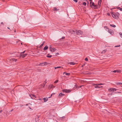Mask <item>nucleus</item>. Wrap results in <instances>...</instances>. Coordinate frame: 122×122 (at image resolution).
Returning <instances> with one entry per match:
<instances>
[{"mask_svg": "<svg viewBox=\"0 0 122 122\" xmlns=\"http://www.w3.org/2000/svg\"><path fill=\"white\" fill-rule=\"evenodd\" d=\"M73 0L76 3L78 1L77 0Z\"/></svg>", "mask_w": 122, "mask_h": 122, "instance_id": "nucleus-40", "label": "nucleus"}, {"mask_svg": "<svg viewBox=\"0 0 122 122\" xmlns=\"http://www.w3.org/2000/svg\"><path fill=\"white\" fill-rule=\"evenodd\" d=\"M53 85L52 84L50 85L49 86V88L50 89H51V88H53Z\"/></svg>", "mask_w": 122, "mask_h": 122, "instance_id": "nucleus-16", "label": "nucleus"}, {"mask_svg": "<svg viewBox=\"0 0 122 122\" xmlns=\"http://www.w3.org/2000/svg\"><path fill=\"white\" fill-rule=\"evenodd\" d=\"M89 0V1H91V0Z\"/></svg>", "mask_w": 122, "mask_h": 122, "instance_id": "nucleus-58", "label": "nucleus"}, {"mask_svg": "<svg viewBox=\"0 0 122 122\" xmlns=\"http://www.w3.org/2000/svg\"><path fill=\"white\" fill-rule=\"evenodd\" d=\"M113 72L114 73L115 72H121V71L120 70H114Z\"/></svg>", "mask_w": 122, "mask_h": 122, "instance_id": "nucleus-10", "label": "nucleus"}, {"mask_svg": "<svg viewBox=\"0 0 122 122\" xmlns=\"http://www.w3.org/2000/svg\"><path fill=\"white\" fill-rule=\"evenodd\" d=\"M69 63L71 65H74L75 64V63H74V62H70Z\"/></svg>", "mask_w": 122, "mask_h": 122, "instance_id": "nucleus-20", "label": "nucleus"}, {"mask_svg": "<svg viewBox=\"0 0 122 122\" xmlns=\"http://www.w3.org/2000/svg\"><path fill=\"white\" fill-rule=\"evenodd\" d=\"M117 9L120 10L121 11H122V8H121L119 7H117Z\"/></svg>", "mask_w": 122, "mask_h": 122, "instance_id": "nucleus-25", "label": "nucleus"}, {"mask_svg": "<svg viewBox=\"0 0 122 122\" xmlns=\"http://www.w3.org/2000/svg\"><path fill=\"white\" fill-rule=\"evenodd\" d=\"M43 46V44H41L40 46H39V48H41V47L42 46Z\"/></svg>", "mask_w": 122, "mask_h": 122, "instance_id": "nucleus-34", "label": "nucleus"}, {"mask_svg": "<svg viewBox=\"0 0 122 122\" xmlns=\"http://www.w3.org/2000/svg\"><path fill=\"white\" fill-rule=\"evenodd\" d=\"M17 61V59H15L14 58H13L12 57H10L9 58L7 59V61L9 63H11L12 62L15 61L16 62Z\"/></svg>", "mask_w": 122, "mask_h": 122, "instance_id": "nucleus-4", "label": "nucleus"}, {"mask_svg": "<svg viewBox=\"0 0 122 122\" xmlns=\"http://www.w3.org/2000/svg\"><path fill=\"white\" fill-rule=\"evenodd\" d=\"M13 109L11 110L10 111V112L12 111H13Z\"/></svg>", "mask_w": 122, "mask_h": 122, "instance_id": "nucleus-53", "label": "nucleus"}, {"mask_svg": "<svg viewBox=\"0 0 122 122\" xmlns=\"http://www.w3.org/2000/svg\"><path fill=\"white\" fill-rule=\"evenodd\" d=\"M106 51V50H104L102 51V53H104Z\"/></svg>", "mask_w": 122, "mask_h": 122, "instance_id": "nucleus-29", "label": "nucleus"}, {"mask_svg": "<svg viewBox=\"0 0 122 122\" xmlns=\"http://www.w3.org/2000/svg\"><path fill=\"white\" fill-rule=\"evenodd\" d=\"M70 32L71 34H76L78 35L82 34L83 33V32L81 31L77 30H71L70 31Z\"/></svg>", "mask_w": 122, "mask_h": 122, "instance_id": "nucleus-1", "label": "nucleus"}, {"mask_svg": "<svg viewBox=\"0 0 122 122\" xmlns=\"http://www.w3.org/2000/svg\"><path fill=\"white\" fill-rule=\"evenodd\" d=\"M110 25L112 26V27H116V26L114 25H112V24H110Z\"/></svg>", "mask_w": 122, "mask_h": 122, "instance_id": "nucleus-22", "label": "nucleus"}, {"mask_svg": "<svg viewBox=\"0 0 122 122\" xmlns=\"http://www.w3.org/2000/svg\"><path fill=\"white\" fill-rule=\"evenodd\" d=\"M7 28H8V29H10V28H9V27H8Z\"/></svg>", "mask_w": 122, "mask_h": 122, "instance_id": "nucleus-55", "label": "nucleus"}, {"mask_svg": "<svg viewBox=\"0 0 122 122\" xmlns=\"http://www.w3.org/2000/svg\"><path fill=\"white\" fill-rule=\"evenodd\" d=\"M90 5L92 8H93L95 9H97L99 7L97 5H95L94 3L92 1L90 2Z\"/></svg>", "mask_w": 122, "mask_h": 122, "instance_id": "nucleus-2", "label": "nucleus"}, {"mask_svg": "<svg viewBox=\"0 0 122 122\" xmlns=\"http://www.w3.org/2000/svg\"><path fill=\"white\" fill-rule=\"evenodd\" d=\"M45 43V41H44V42H42V44H43V45H44V44Z\"/></svg>", "mask_w": 122, "mask_h": 122, "instance_id": "nucleus-46", "label": "nucleus"}, {"mask_svg": "<svg viewBox=\"0 0 122 122\" xmlns=\"http://www.w3.org/2000/svg\"><path fill=\"white\" fill-rule=\"evenodd\" d=\"M65 38L64 36H63L61 39H60L61 40V39H64Z\"/></svg>", "mask_w": 122, "mask_h": 122, "instance_id": "nucleus-36", "label": "nucleus"}, {"mask_svg": "<svg viewBox=\"0 0 122 122\" xmlns=\"http://www.w3.org/2000/svg\"><path fill=\"white\" fill-rule=\"evenodd\" d=\"M49 49H50V50L51 51V49L52 48V47H51V46L50 45V46H49Z\"/></svg>", "mask_w": 122, "mask_h": 122, "instance_id": "nucleus-33", "label": "nucleus"}, {"mask_svg": "<svg viewBox=\"0 0 122 122\" xmlns=\"http://www.w3.org/2000/svg\"><path fill=\"white\" fill-rule=\"evenodd\" d=\"M64 95V94H62L61 93H60L59 95V97H62V96H63Z\"/></svg>", "mask_w": 122, "mask_h": 122, "instance_id": "nucleus-18", "label": "nucleus"}, {"mask_svg": "<svg viewBox=\"0 0 122 122\" xmlns=\"http://www.w3.org/2000/svg\"><path fill=\"white\" fill-rule=\"evenodd\" d=\"M83 4L84 5H86V2H83Z\"/></svg>", "mask_w": 122, "mask_h": 122, "instance_id": "nucleus-32", "label": "nucleus"}, {"mask_svg": "<svg viewBox=\"0 0 122 122\" xmlns=\"http://www.w3.org/2000/svg\"><path fill=\"white\" fill-rule=\"evenodd\" d=\"M31 96H32V97H33L35 98H36V96L34 94H31Z\"/></svg>", "mask_w": 122, "mask_h": 122, "instance_id": "nucleus-30", "label": "nucleus"}, {"mask_svg": "<svg viewBox=\"0 0 122 122\" xmlns=\"http://www.w3.org/2000/svg\"><path fill=\"white\" fill-rule=\"evenodd\" d=\"M83 85H82V86H81L80 87V88H81V87L82 86H83Z\"/></svg>", "mask_w": 122, "mask_h": 122, "instance_id": "nucleus-47", "label": "nucleus"}, {"mask_svg": "<svg viewBox=\"0 0 122 122\" xmlns=\"http://www.w3.org/2000/svg\"><path fill=\"white\" fill-rule=\"evenodd\" d=\"M120 45H118V46H116L115 47H119L120 46Z\"/></svg>", "mask_w": 122, "mask_h": 122, "instance_id": "nucleus-41", "label": "nucleus"}, {"mask_svg": "<svg viewBox=\"0 0 122 122\" xmlns=\"http://www.w3.org/2000/svg\"><path fill=\"white\" fill-rule=\"evenodd\" d=\"M56 49L55 48H52L51 49V50L50 51L51 52H54L55 51H56Z\"/></svg>", "mask_w": 122, "mask_h": 122, "instance_id": "nucleus-14", "label": "nucleus"}, {"mask_svg": "<svg viewBox=\"0 0 122 122\" xmlns=\"http://www.w3.org/2000/svg\"><path fill=\"white\" fill-rule=\"evenodd\" d=\"M108 32L110 34L112 35L114 34V33L113 30L111 29H108Z\"/></svg>", "mask_w": 122, "mask_h": 122, "instance_id": "nucleus-7", "label": "nucleus"}, {"mask_svg": "<svg viewBox=\"0 0 122 122\" xmlns=\"http://www.w3.org/2000/svg\"><path fill=\"white\" fill-rule=\"evenodd\" d=\"M62 67H61V66H58V67H55V69H56L58 68H60Z\"/></svg>", "mask_w": 122, "mask_h": 122, "instance_id": "nucleus-26", "label": "nucleus"}, {"mask_svg": "<svg viewBox=\"0 0 122 122\" xmlns=\"http://www.w3.org/2000/svg\"><path fill=\"white\" fill-rule=\"evenodd\" d=\"M21 53H20L19 52H18L16 53V54H15V56H16L18 57H21Z\"/></svg>", "mask_w": 122, "mask_h": 122, "instance_id": "nucleus-6", "label": "nucleus"}, {"mask_svg": "<svg viewBox=\"0 0 122 122\" xmlns=\"http://www.w3.org/2000/svg\"><path fill=\"white\" fill-rule=\"evenodd\" d=\"M112 17L114 18H117L118 16L120 15V14L117 12L116 13H112Z\"/></svg>", "mask_w": 122, "mask_h": 122, "instance_id": "nucleus-3", "label": "nucleus"}, {"mask_svg": "<svg viewBox=\"0 0 122 122\" xmlns=\"http://www.w3.org/2000/svg\"><path fill=\"white\" fill-rule=\"evenodd\" d=\"M49 54H48L46 56V57H48V58H51L52 56L51 55L49 56Z\"/></svg>", "mask_w": 122, "mask_h": 122, "instance_id": "nucleus-23", "label": "nucleus"}, {"mask_svg": "<svg viewBox=\"0 0 122 122\" xmlns=\"http://www.w3.org/2000/svg\"><path fill=\"white\" fill-rule=\"evenodd\" d=\"M32 96L30 95V97L31 98H32V99H33V98H32V97L31 96Z\"/></svg>", "mask_w": 122, "mask_h": 122, "instance_id": "nucleus-45", "label": "nucleus"}, {"mask_svg": "<svg viewBox=\"0 0 122 122\" xmlns=\"http://www.w3.org/2000/svg\"><path fill=\"white\" fill-rule=\"evenodd\" d=\"M48 48V46H46L44 48V50L45 51L47 50Z\"/></svg>", "mask_w": 122, "mask_h": 122, "instance_id": "nucleus-17", "label": "nucleus"}, {"mask_svg": "<svg viewBox=\"0 0 122 122\" xmlns=\"http://www.w3.org/2000/svg\"><path fill=\"white\" fill-rule=\"evenodd\" d=\"M2 111V110H0V113H1Z\"/></svg>", "mask_w": 122, "mask_h": 122, "instance_id": "nucleus-51", "label": "nucleus"}, {"mask_svg": "<svg viewBox=\"0 0 122 122\" xmlns=\"http://www.w3.org/2000/svg\"><path fill=\"white\" fill-rule=\"evenodd\" d=\"M103 84L102 83H97V85H99V86Z\"/></svg>", "mask_w": 122, "mask_h": 122, "instance_id": "nucleus-38", "label": "nucleus"}, {"mask_svg": "<svg viewBox=\"0 0 122 122\" xmlns=\"http://www.w3.org/2000/svg\"><path fill=\"white\" fill-rule=\"evenodd\" d=\"M47 63L46 62H45L43 63H42L40 64H39V66H43L44 65H46V64Z\"/></svg>", "mask_w": 122, "mask_h": 122, "instance_id": "nucleus-13", "label": "nucleus"}, {"mask_svg": "<svg viewBox=\"0 0 122 122\" xmlns=\"http://www.w3.org/2000/svg\"><path fill=\"white\" fill-rule=\"evenodd\" d=\"M85 60L86 61H88V59L87 58H86L85 59Z\"/></svg>", "mask_w": 122, "mask_h": 122, "instance_id": "nucleus-39", "label": "nucleus"}, {"mask_svg": "<svg viewBox=\"0 0 122 122\" xmlns=\"http://www.w3.org/2000/svg\"><path fill=\"white\" fill-rule=\"evenodd\" d=\"M77 86L76 85H75V86L74 87V88H73V90H75V89L76 88H77Z\"/></svg>", "mask_w": 122, "mask_h": 122, "instance_id": "nucleus-24", "label": "nucleus"}, {"mask_svg": "<svg viewBox=\"0 0 122 122\" xmlns=\"http://www.w3.org/2000/svg\"><path fill=\"white\" fill-rule=\"evenodd\" d=\"M61 118H65V116H63V117H62Z\"/></svg>", "mask_w": 122, "mask_h": 122, "instance_id": "nucleus-44", "label": "nucleus"}, {"mask_svg": "<svg viewBox=\"0 0 122 122\" xmlns=\"http://www.w3.org/2000/svg\"><path fill=\"white\" fill-rule=\"evenodd\" d=\"M58 80H57L54 82V83H57V82H58Z\"/></svg>", "mask_w": 122, "mask_h": 122, "instance_id": "nucleus-31", "label": "nucleus"}, {"mask_svg": "<svg viewBox=\"0 0 122 122\" xmlns=\"http://www.w3.org/2000/svg\"><path fill=\"white\" fill-rule=\"evenodd\" d=\"M101 4V3H99L98 2V5L99 6V7H100Z\"/></svg>", "mask_w": 122, "mask_h": 122, "instance_id": "nucleus-35", "label": "nucleus"}, {"mask_svg": "<svg viewBox=\"0 0 122 122\" xmlns=\"http://www.w3.org/2000/svg\"><path fill=\"white\" fill-rule=\"evenodd\" d=\"M58 54V53H57V54Z\"/></svg>", "mask_w": 122, "mask_h": 122, "instance_id": "nucleus-62", "label": "nucleus"}, {"mask_svg": "<svg viewBox=\"0 0 122 122\" xmlns=\"http://www.w3.org/2000/svg\"><path fill=\"white\" fill-rule=\"evenodd\" d=\"M58 54V53H57V54Z\"/></svg>", "mask_w": 122, "mask_h": 122, "instance_id": "nucleus-61", "label": "nucleus"}, {"mask_svg": "<svg viewBox=\"0 0 122 122\" xmlns=\"http://www.w3.org/2000/svg\"><path fill=\"white\" fill-rule=\"evenodd\" d=\"M94 87L96 88H100L101 87H102V86H99V85H97V84H96V86H94Z\"/></svg>", "mask_w": 122, "mask_h": 122, "instance_id": "nucleus-12", "label": "nucleus"}, {"mask_svg": "<svg viewBox=\"0 0 122 122\" xmlns=\"http://www.w3.org/2000/svg\"><path fill=\"white\" fill-rule=\"evenodd\" d=\"M98 2L100 3H101V0H99V1H98Z\"/></svg>", "mask_w": 122, "mask_h": 122, "instance_id": "nucleus-37", "label": "nucleus"}, {"mask_svg": "<svg viewBox=\"0 0 122 122\" xmlns=\"http://www.w3.org/2000/svg\"><path fill=\"white\" fill-rule=\"evenodd\" d=\"M62 91L64 92L68 93H69L70 92H71V91L70 90H67L66 89H65L64 90H63Z\"/></svg>", "mask_w": 122, "mask_h": 122, "instance_id": "nucleus-8", "label": "nucleus"}, {"mask_svg": "<svg viewBox=\"0 0 122 122\" xmlns=\"http://www.w3.org/2000/svg\"><path fill=\"white\" fill-rule=\"evenodd\" d=\"M121 85H122V83H121Z\"/></svg>", "mask_w": 122, "mask_h": 122, "instance_id": "nucleus-57", "label": "nucleus"}, {"mask_svg": "<svg viewBox=\"0 0 122 122\" xmlns=\"http://www.w3.org/2000/svg\"><path fill=\"white\" fill-rule=\"evenodd\" d=\"M107 14V15H108V16H109V15H110V14H109V13H108Z\"/></svg>", "mask_w": 122, "mask_h": 122, "instance_id": "nucleus-49", "label": "nucleus"}, {"mask_svg": "<svg viewBox=\"0 0 122 122\" xmlns=\"http://www.w3.org/2000/svg\"><path fill=\"white\" fill-rule=\"evenodd\" d=\"M28 105V104H27L26 105V106H27V105Z\"/></svg>", "mask_w": 122, "mask_h": 122, "instance_id": "nucleus-59", "label": "nucleus"}, {"mask_svg": "<svg viewBox=\"0 0 122 122\" xmlns=\"http://www.w3.org/2000/svg\"><path fill=\"white\" fill-rule=\"evenodd\" d=\"M43 99L44 100V102H46L48 100V98H43Z\"/></svg>", "mask_w": 122, "mask_h": 122, "instance_id": "nucleus-19", "label": "nucleus"}, {"mask_svg": "<svg viewBox=\"0 0 122 122\" xmlns=\"http://www.w3.org/2000/svg\"><path fill=\"white\" fill-rule=\"evenodd\" d=\"M65 73V74L67 76H69L70 74L69 73H66L65 72H64L63 73V74H64Z\"/></svg>", "mask_w": 122, "mask_h": 122, "instance_id": "nucleus-21", "label": "nucleus"}, {"mask_svg": "<svg viewBox=\"0 0 122 122\" xmlns=\"http://www.w3.org/2000/svg\"><path fill=\"white\" fill-rule=\"evenodd\" d=\"M55 87L56 86H53V88H55Z\"/></svg>", "mask_w": 122, "mask_h": 122, "instance_id": "nucleus-50", "label": "nucleus"}, {"mask_svg": "<svg viewBox=\"0 0 122 122\" xmlns=\"http://www.w3.org/2000/svg\"><path fill=\"white\" fill-rule=\"evenodd\" d=\"M29 109H31V108H30V107H29Z\"/></svg>", "mask_w": 122, "mask_h": 122, "instance_id": "nucleus-54", "label": "nucleus"}, {"mask_svg": "<svg viewBox=\"0 0 122 122\" xmlns=\"http://www.w3.org/2000/svg\"><path fill=\"white\" fill-rule=\"evenodd\" d=\"M121 92H116L115 93H121Z\"/></svg>", "mask_w": 122, "mask_h": 122, "instance_id": "nucleus-48", "label": "nucleus"}, {"mask_svg": "<svg viewBox=\"0 0 122 122\" xmlns=\"http://www.w3.org/2000/svg\"><path fill=\"white\" fill-rule=\"evenodd\" d=\"M25 51H24L22 52H21L20 53H23V54H24V53H25Z\"/></svg>", "mask_w": 122, "mask_h": 122, "instance_id": "nucleus-43", "label": "nucleus"}, {"mask_svg": "<svg viewBox=\"0 0 122 122\" xmlns=\"http://www.w3.org/2000/svg\"><path fill=\"white\" fill-rule=\"evenodd\" d=\"M21 44L22 45V43H21Z\"/></svg>", "mask_w": 122, "mask_h": 122, "instance_id": "nucleus-60", "label": "nucleus"}, {"mask_svg": "<svg viewBox=\"0 0 122 122\" xmlns=\"http://www.w3.org/2000/svg\"><path fill=\"white\" fill-rule=\"evenodd\" d=\"M46 80L45 81H44V83H43L41 84V86H42L43 87L46 84Z\"/></svg>", "mask_w": 122, "mask_h": 122, "instance_id": "nucleus-11", "label": "nucleus"}, {"mask_svg": "<svg viewBox=\"0 0 122 122\" xmlns=\"http://www.w3.org/2000/svg\"><path fill=\"white\" fill-rule=\"evenodd\" d=\"M1 24L3 25V22H1Z\"/></svg>", "mask_w": 122, "mask_h": 122, "instance_id": "nucleus-52", "label": "nucleus"}, {"mask_svg": "<svg viewBox=\"0 0 122 122\" xmlns=\"http://www.w3.org/2000/svg\"><path fill=\"white\" fill-rule=\"evenodd\" d=\"M96 84H93L92 85L93 86H96Z\"/></svg>", "mask_w": 122, "mask_h": 122, "instance_id": "nucleus-42", "label": "nucleus"}, {"mask_svg": "<svg viewBox=\"0 0 122 122\" xmlns=\"http://www.w3.org/2000/svg\"><path fill=\"white\" fill-rule=\"evenodd\" d=\"M117 90V89L115 88H110L108 89V91L109 92H114V91H116Z\"/></svg>", "mask_w": 122, "mask_h": 122, "instance_id": "nucleus-5", "label": "nucleus"}, {"mask_svg": "<svg viewBox=\"0 0 122 122\" xmlns=\"http://www.w3.org/2000/svg\"><path fill=\"white\" fill-rule=\"evenodd\" d=\"M53 10L54 11H57L59 10V9L57 8H56L55 7H54Z\"/></svg>", "mask_w": 122, "mask_h": 122, "instance_id": "nucleus-15", "label": "nucleus"}, {"mask_svg": "<svg viewBox=\"0 0 122 122\" xmlns=\"http://www.w3.org/2000/svg\"><path fill=\"white\" fill-rule=\"evenodd\" d=\"M119 34H120L121 37L122 38V32H119Z\"/></svg>", "mask_w": 122, "mask_h": 122, "instance_id": "nucleus-27", "label": "nucleus"}, {"mask_svg": "<svg viewBox=\"0 0 122 122\" xmlns=\"http://www.w3.org/2000/svg\"><path fill=\"white\" fill-rule=\"evenodd\" d=\"M27 55V54H24L23 53H21V57H22V58H24Z\"/></svg>", "mask_w": 122, "mask_h": 122, "instance_id": "nucleus-9", "label": "nucleus"}, {"mask_svg": "<svg viewBox=\"0 0 122 122\" xmlns=\"http://www.w3.org/2000/svg\"><path fill=\"white\" fill-rule=\"evenodd\" d=\"M115 83L117 85H121V82H117Z\"/></svg>", "mask_w": 122, "mask_h": 122, "instance_id": "nucleus-28", "label": "nucleus"}, {"mask_svg": "<svg viewBox=\"0 0 122 122\" xmlns=\"http://www.w3.org/2000/svg\"><path fill=\"white\" fill-rule=\"evenodd\" d=\"M14 32H16V31H15V30H14Z\"/></svg>", "mask_w": 122, "mask_h": 122, "instance_id": "nucleus-56", "label": "nucleus"}]
</instances>
